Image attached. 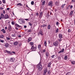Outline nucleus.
<instances>
[{
	"instance_id": "f257e3e1",
	"label": "nucleus",
	"mask_w": 75,
	"mask_h": 75,
	"mask_svg": "<svg viewBox=\"0 0 75 75\" xmlns=\"http://www.w3.org/2000/svg\"><path fill=\"white\" fill-rule=\"evenodd\" d=\"M31 50H32L33 51H35L37 50V46H36V45H34L32 46Z\"/></svg>"
},
{
	"instance_id": "f03ea898",
	"label": "nucleus",
	"mask_w": 75,
	"mask_h": 75,
	"mask_svg": "<svg viewBox=\"0 0 75 75\" xmlns=\"http://www.w3.org/2000/svg\"><path fill=\"white\" fill-rule=\"evenodd\" d=\"M48 6H50V7H53L54 5H53V3L52 1H50L49 3H48Z\"/></svg>"
},
{
	"instance_id": "7ed1b4c3",
	"label": "nucleus",
	"mask_w": 75,
	"mask_h": 75,
	"mask_svg": "<svg viewBox=\"0 0 75 75\" xmlns=\"http://www.w3.org/2000/svg\"><path fill=\"white\" fill-rule=\"evenodd\" d=\"M58 42L57 41L56 42H53V45L54 46H55V47H57V45H58Z\"/></svg>"
},
{
	"instance_id": "20e7f679",
	"label": "nucleus",
	"mask_w": 75,
	"mask_h": 75,
	"mask_svg": "<svg viewBox=\"0 0 75 75\" xmlns=\"http://www.w3.org/2000/svg\"><path fill=\"white\" fill-rule=\"evenodd\" d=\"M18 22L20 24H22L23 23H24L25 22L24 21H23V20L21 19H19L18 20Z\"/></svg>"
},
{
	"instance_id": "39448f33",
	"label": "nucleus",
	"mask_w": 75,
	"mask_h": 75,
	"mask_svg": "<svg viewBox=\"0 0 75 75\" xmlns=\"http://www.w3.org/2000/svg\"><path fill=\"white\" fill-rule=\"evenodd\" d=\"M38 69H39V71H41L42 69V65L41 64H40L39 65Z\"/></svg>"
},
{
	"instance_id": "423d86ee",
	"label": "nucleus",
	"mask_w": 75,
	"mask_h": 75,
	"mask_svg": "<svg viewBox=\"0 0 75 75\" xmlns=\"http://www.w3.org/2000/svg\"><path fill=\"white\" fill-rule=\"evenodd\" d=\"M5 19H7V18H9V16H8V15H7V14H6L5 15L4 18Z\"/></svg>"
},
{
	"instance_id": "0eeeda50",
	"label": "nucleus",
	"mask_w": 75,
	"mask_h": 75,
	"mask_svg": "<svg viewBox=\"0 0 75 75\" xmlns=\"http://www.w3.org/2000/svg\"><path fill=\"white\" fill-rule=\"evenodd\" d=\"M41 45H40V44L38 45V48L39 50V51H40L41 50Z\"/></svg>"
},
{
	"instance_id": "6e6552de",
	"label": "nucleus",
	"mask_w": 75,
	"mask_h": 75,
	"mask_svg": "<svg viewBox=\"0 0 75 75\" xmlns=\"http://www.w3.org/2000/svg\"><path fill=\"white\" fill-rule=\"evenodd\" d=\"M47 72V69H45L43 73V74H44V75H45V74Z\"/></svg>"
},
{
	"instance_id": "1a4fd4ad",
	"label": "nucleus",
	"mask_w": 75,
	"mask_h": 75,
	"mask_svg": "<svg viewBox=\"0 0 75 75\" xmlns=\"http://www.w3.org/2000/svg\"><path fill=\"white\" fill-rule=\"evenodd\" d=\"M10 60L11 62H14V61H15V59H14L13 58H11Z\"/></svg>"
},
{
	"instance_id": "9d476101",
	"label": "nucleus",
	"mask_w": 75,
	"mask_h": 75,
	"mask_svg": "<svg viewBox=\"0 0 75 75\" xmlns=\"http://www.w3.org/2000/svg\"><path fill=\"white\" fill-rule=\"evenodd\" d=\"M59 38H62V35L61 34H59Z\"/></svg>"
},
{
	"instance_id": "9b49d317",
	"label": "nucleus",
	"mask_w": 75,
	"mask_h": 75,
	"mask_svg": "<svg viewBox=\"0 0 75 75\" xmlns=\"http://www.w3.org/2000/svg\"><path fill=\"white\" fill-rule=\"evenodd\" d=\"M18 42L17 41H16L13 43V45H18Z\"/></svg>"
},
{
	"instance_id": "f8f14e48",
	"label": "nucleus",
	"mask_w": 75,
	"mask_h": 75,
	"mask_svg": "<svg viewBox=\"0 0 75 75\" xmlns=\"http://www.w3.org/2000/svg\"><path fill=\"white\" fill-rule=\"evenodd\" d=\"M42 12H41L39 14V17L40 18H42Z\"/></svg>"
},
{
	"instance_id": "ddd939ff",
	"label": "nucleus",
	"mask_w": 75,
	"mask_h": 75,
	"mask_svg": "<svg viewBox=\"0 0 75 75\" xmlns=\"http://www.w3.org/2000/svg\"><path fill=\"white\" fill-rule=\"evenodd\" d=\"M64 51V49L63 48L59 52V54L61 53V52H63Z\"/></svg>"
},
{
	"instance_id": "4468645a",
	"label": "nucleus",
	"mask_w": 75,
	"mask_h": 75,
	"mask_svg": "<svg viewBox=\"0 0 75 75\" xmlns=\"http://www.w3.org/2000/svg\"><path fill=\"white\" fill-rule=\"evenodd\" d=\"M5 52H7V53H8V54H11V53L10 52V51H8L7 50H5Z\"/></svg>"
},
{
	"instance_id": "2eb2a0df",
	"label": "nucleus",
	"mask_w": 75,
	"mask_h": 75,
	"mask_svg": "<svg viewBox=\"0 0 75 75\" xmlns=\"http://www.w3.org/2000/svg\"><path fill=\"white\" fill-rule=\"evenodd\" d=\"M1 31L2 32H3V33L4 34L5 33H6V31H5V30L4 29H3L2 30H1Z\"/></svg>"
},
{
	"instance_id": "dca6fc26",
	"label": "nucleus",
	"mask_w": 75,
	"mask_h": 75,
	"mask_svg": "<svg viewBox=\"0 0 75 75\" xmlns=\"http://www.w3.org/2000/svg\"><path fill=\"white\" fill-rule=\"evenodd\" d=\"M5 46L6 47H8V46H9V44L8 43H6L5 44Z\"/></svg>"
},
{
	"instance_id": "f3484780",
	"label": "nucleus",
	"mask_w": 75,
	"mask_h": 75,
	"mask_svg": "<svg viewBox=\"0 0 75 75\" xmlns=\"http://www.w3.org/2000/svg\"><path fill=\"white\" fill-rule=\"evenodd\" d=\"M47 28L48 29H49V30H50V28H51V25H48Z\"/></svg>"
},
{
	"instance_id": "a211bd4d",
	"label": "nucleus",
	"mask_w": 75,
	"mask_h": 75,
	"mask_svg": "<svg viewBox=\"0 0 75 75\" xmlns=\"http://www.w3.org/2000/svg\"><path fill=\"white\" fill-rule=\"evenodd\" d=\"M40 33L41 35H43V33H42V31H41V30H40L39 32Z\"/></svg>"
},
{
	"instance_id": "6ab92c4d",
	"label": "nucleus",
	"mask_w": 75,
	"mask_h": 75,
	"mask_svg": "<svg viewBox=\"0 0 75 75\" xmlns=\"http://www.w3.org/2000/svg\"><path fill=\"white\" fill-rule=\"evenodd\" d=\"M44 44L45 46H47V41L46 40L45 41Z\"/></svg>"
},
{
	"instance_id": "aec40b11",
	"label": "nucleus",
	"mask_w": 75,
	"mask_h": 75,
	"mask_svg": "<svg viewBox=\"0 0 75 75\" xmlns=\"http://www.w3.org/2000/svg\"><path fill=\"white\" fill-rule=\"evenodd\" d=\"M66 5L65 4H62V8H64V7H65V6Z\"/></svg>"
},
{
	"instance_id": "412c9836",
	"label": "nucleus",
	"mask_w": 75,
	"mask_h": 75,
	"mask_svg": "<svg viewBox=\"0 0 75 75\" xmlns=\"http://www.w3.org/2000/svg\"><path fill=\"white\" fill-rule=\"evenodd\" d=\"M1 16L2 18H4L5 16H4V15H3V14H1Z\"/></svg>"
},
{
	"instance_id": "4be33fe9",
	"label": "nucleus",
	"mask_w": 75,
	"mask_h": 75,
	"mask_svg": "<svg viewBox=\"0 0 75 75\" xmlns=\"http://www.w3.org/2000/svg\"><path fill=\"white\" fill-rule=\"evenodd\" d=\"M49 53L48 52H47L46 53V55L47 57H49Z\"/></svg>"
},
{
	"instance_id": "5701e85b",
	"label": "nucleus",
	"mask_w": 75,
	"mask_h": 75,
	"mask_svg": "<svg viewBox=\"0 0 75 75\" xmlns=\"http://www.w3.org/2000/svg\"><path fill=\"white\" fill-rule=\"evenodd\" d=\"M48 68H51V63H49L48 65Z\"/></svg>"
},
{
	"instance_id": "b1692460",
	"label": "nucleus",
	"mask_w": 75,
	"mask_h": 75,
	"mask_svg": "<svg viewBox=\"0 0 75 75\" xmlns=\"http://www.w3.org/2000/svg\"><path fill=\"white\" fill-rule=\"evenodd\" d=\"M32 40V39L31 38H30L28 39V42H30V41Z\"/></svg>"
},
{
	"instance_id": "393cba45",
	"label": "nucleus",
	"mask_w": 75,
	"mask_h": 75,
	"mask_svg": "<svg viewBox=\"0 0 75 75\" xmlns=\"http://www.w3.org/2000/svg\"><path fill=\"white\" fill-rule=\"evenodd\" d=\"M34 43L33 42H31L30 43V44L31 45H32V46H33V45L34 44Z\"/></svg>"
},
{
	"instance_id": "a878e982",
	"label": "nucleus",
	"mask_w": 75,
	"mask_h": 75,
	"mask_svg": "<svg viewBox=\"0 0 75 75\" xmlns=\"http://www.w3.org/2000/svg\"><path fill=\"white\" fill-rule=\"evenodd\" d=\"M42 5H43V6H44V4H45V1H43V2H42Z\"/></svg>"
},
{
	"instance_id": "bb28decb",
	"label": "nucleus",
	"mask_w": 75,
	"mask_h": 75,
	"mask_svg": "<svg viewBox=\"0 0 75 75\" xmlns=\"http://www.w3.org/2000/svg\"><path fill=\"white\" fill-rule=\"evenodd\" d=\"M64 59H68V56H66L64 57Z\"/></svg>"
},
{
	"instance_id": "cd10ccee",
	"label": "nucleus",
	"mask_w": 75,
	"mask_h": 75,
	"mask_svg": "<svg viewBox=\"0 0 75 75\" xmlns=\"http://www.w3.org/2000/svg\"><path fill=\"white\" fill-rule=\"evenodd\" d=\"M58 31H59V29H58V28H57L55 32L56 33H58Z\"/></svg>"
},
{
	"instance_id": "c85d7f7f",
	"label": "nucleus",
	"mask_w": 75,
	"mask_h": 75,
	"mask_svg": "<svg viewBox=\"0 0 75 75\" xmlns=\"http://www.w3.org/2000/svg\"><path fill=\"white\" fill-rule=\"evenodd\" d=\"M58 40L59 41H61L62 40V38H59L58 39Z\"/></svg>"
},
{
	"instance_id": "c756f323",
	"label": "nucleus",
	"mask_w": 75,
	"mask_h": 75,
	"mask_svg": "<svg viewBox=\"0 0 75 75\" xmlns=\"http://www.w3.org/2000/svg\"><path fill=\"white\" fill-rule=\"evenodd\" d=\"M3 37H4V35H0V38H3Z\"/></svg>"
},
{
	"instance_id": "7c9ffc66",
	"label": "nucleus",
	"mask_w": 75,
	"mask_h": 75,
	"mask_svg": "<svg viewBox=\"0 0 75 75\" xmlns=\"http://www.w3.org/2000/svg\"><path fill=\"white\" fill-rule=\"evenodd\" d=\"M47 74H51V71L50 70H48L47 71Z\"/></svg>"
},
{
	"instance_id": "2f4dec72",
	"label": "nucleus",
	"mask_w": 75,
	"mask_h": 75,
	"mask_svg": "<svg viewBox=\"0 0 75 75\" xmlns=\"http://www.w3.org/2000/svg\"><path fill=\"white\" fill-rule=\"evenodd\" d=\"M71 63L72 64H73V65H74L75 63V61H72L71 62Z\"/></svg>"
},
{
	"instance_id": "473e14b6",
	"label": "nucleus",
	"mask_w": 75,
	"mask_h": 75,
	"mask_svg": "<svg viewBox=\"0 0 75 75\" xmlns=\"http://www.w3.org/2000/svg\"><path fill=\"white\" fill-rule=\"evenodd\" d=\"M17 6H21L22 4L21 3H18L17 4Z\"/></svg>"
},
{
	"instance_id": "72a5a7b5",
	"label": "nucleus",
	"mask_w": 75,
	"mask_h": 75,
	"mask_svg": "<svg viewBox=\"0 0 75 75\" xmlns=\"http://www.w3.org/2000/svg\"><path fill=\"white\" fill-rule=\"evenodd\" d=\"M28 24L29 25H30V26H32V24L31 23H28Z\"/></svg>"
},
{
	"instance_id": "f704fd0d",
	"label": "nucleus",
	"mask_w": 75,
	"mask_h": 75,
	"mask_svg": "<svg viewBox=\"0 0 75 75\" xmlns=\"http://www.w3.org/2000/svg\"><path fill=\"white\" fill-rule=\"evenodd\" d=\"M73 13V11H72L70 13V14L71 15H71H72Z\"/></svg>"
},
{
	"instance_id": "c9c22d12",
	"label": "nucleus",
	"mask_w": 75,
	"mask_h": 75,
	"mask_svg": "<svg viewBox=\"0 0 75 75\" xmlns=\"http://www.w3.org/2000/svg\"><path fill=\"white\" fill-rule=\"evenodd\" d=\"M0 42H4V40H3L0 39Z\"/></svg>"
},
{
	"instance_id": "e433bc0d",
	"label": "nucleus",
	"mask_w": 75,
	"mask_h": 75,
	"mask_svg": "<svg viewBox=\"0 0 75 75\" xmlns=\"http://www.w3.org/2000/svg\"><path fill=\"white\" fill-rule=\"evenodd\" d=\"M6 39L7 40H10V38L8 37H6Z\"/></svg>"
},
{
	"instance_id": "4c0bfd02",
	"label": "nucleus",
	"mask_w": 75,
	"mask_h": 75,
	"mask_svg": "<svg viewBox=\"0 0 75 75\" xmlns=\"http://www.w3.org/2000/svg\"><path fill=\"white\" fill-rule=\"evenodd\" d=\"M46 51V49H44L42 50V52H45Z\"/></svg>"
},
{
	"instance_id": "58836bf2",
	"label": "nucleus",
	"mask_w": 75,
	"mask_h": 75,
	"mask_svg": "<svg viewBox=\"0 0 75 75\" xmlns=\"http://www.w3.org/2000/svg\"><path fill=\"white\" fill-rule=\"evenodd\" d=\"M16 26H17V27H20V26L18 24H16Z\"/></svg>"
},
{
	"instance_id": "ea45409f",
	"label": "nucleus",
	"mask_w": 75,
	"mask_h": 75,
	"mask_svg": "<svg viewBox=\"0 0 75 75\" xmlns=\"http://www.w3.org/2000/svg\"><path fill=\"white\" fill-rule=\"evenodd\" d=\"M51 57L52 58H54L55 57V55L54 54Z\"/></svg>"
},
{
	"instance_id": "a19ab883",
	"label": "nucleus",
	"mask_w": 75,
	"mask_h": 75,
	"mask_svg": "<svg viewBox=\"0 0 75 75\" xmlns=\"http://www.w3.org/2000/svg\"><path fill=\"white\" fill-rule=\"evenodd\" d=\"M71 74V73H70V72H68L67 73L66 75H70L69 74Z\"/></svg>"
},
{
	"instance_id": "79ce46f5",
	"label": "nucleus",
	"mask_w": 75,
	"mask_h": 75,
	"mask_svg": "<svg viewBox=\"0 0 75 75\" xmlns=\"http://www.w3.org/2000/svg\"><path fill=\"white\" fill-rule=\"evenodd\" d=\"M73 7V6H72V5H71L70 6V9H72Z\"/></svg>"
},
{
	"instance_id": "37998d69",
	"label": "nucleus",
	"mask_w": 75,
	"mask_h": 75,
	"mask_svg": "<svg viewBox=\"0 0 75 75\" xmlns=\"http://www.w3.org/2000/svg\"><path fill=\"white\" fill-rule=\"evenodd\" d=\"M34 1H32L31 2V4H32V5H33V4H34Z\"/></svg>"
},
{
	"instance_id": "c03bdc74",
	"label": "nucleus",
	"mask_w": 75,
	"mask_h": 75,
	"mask_svg": "<svg viewBox=\"0 0 75 75\" xmlns=\"http://www.w3.org/2000/svg\"><path fill=\"white\" fill-rule=\"evenodd\" d=\"M42 27H46L47 26V25H42Z\"/></svg>"
},
{
	"instance_id": "a18cd8bd",
	"label": "nucleus",
	"mask_w": 75,
	"mask_h": 75,
	"mask_svg": "<svg viewBox=\"0 0 75 75\" xmlns=\"http://www.w3.org/2000/svg\"><path fill=\"white\" fill-rule=\"evenodd\" d=\"M12 36L13 37H16V35H15V34H14V35L12 34Z\"/></svg>"
},
{
	"instance_id": "49530a36",
	"label": "nucleus",
	"mask_w": 75,
	"mask_h": 75,
	"mask_svg": "<svg viewBox=\"0 0 75 75\" xmlns=\"http://www.w3.org/2000/svg\"><path fill=\"white\" fill-rule=\"evenodd\" d=\"M71 29H69L68 32H69V33H71Z\"/></svg>"
},
{
	"instance_id": "de8ad7c7",
	"label": "nucleus",
	"mask_w": 75,
	"mask_h": 75,
	"mask_svg": "<svg viewBox=\"0 0 75 75\" xmlns=\"http://www.w3.org/2000/svg\"><path fill=\"white\" fill-rule=\"evenodd\" d=\"M3 2L4 3H6V0H2Z\"/></svg>"
},
{
	"instance_id": "09e8293b",
	"label": "nucleus",
	"mask_w": 75,
	"mask_h": 75,
	"mask_svg": "<svg viewBox=\"0 0 75 75\" xmlns=\"http://www.w3.org/2000/svg\"><path fill=\"white\" fill-rule=\"evenodd\" d=\"M25 20L27 21H28V20H29V19H25Z\"/></svg>"
},
{
	"instance_id": "8fccbe9b",
	"label": "nucleus",
	"mask_w": 75,
	"mask_h": 75,
	"mask_svg": "<svg viewBox=\"0 0 75 75\" xmlns=\"http://www.w3.org/2000/svg\"><path fill=\"white\" fill-rule=\"evenodd\" d=\"M3 13L4 14H5V13H6V12H5V11L4 10H3Z\"/></svg>"
},
{
	"instance_id": "3c124183",
	"label": "nucleus",
	"mask_w": 75,
	"mask_h": 75,
	"mask_svg": "<svg viewBox=\"0 0 75 75\" xmlns=\"http://www.w3.org/2000/svg\"><path fill=\"white\" fill-rule=\"evenodd\" d=\"M38 15H39V14H38V13H36V16H38Z\"/></svg>"
},
{
	"instance_id": "603ef678",
	"label": "nucleus",
	"mask_w": 75,
	"mask_h": 75,
	"mask_svg": "<svg viewBox=\"0 0 75 75\" xmlns=\"http://www.w3.org/2000/svg\"><path fill=\"white\" fill-rule=\"evenodd\" d=\"M11 23L12 25H13V24H14V22H12Z\"/></svg>"
},
{
	"instance_id": "864d4df0",
	"label": "nucleus",
	"mask_w": 75,
	"mask_h": 75,
	"mask_svg": "<svg viewBox=\"0 0 75 75\" xmlns=\"http://www.w3.org/2000/svg\"><path fill=\"white\" fill-rule=\"evenodd\" d=\"M56 24L57 25H58L59 24V23H58V22H56Z\"/></svg>"
},
{
	"instance_id": "5fc2aeb1",
	"label": "nucleus",
	"mask_w": 75,
	"mask_h": 75,
	"mask_svg": "<svg viewBox=\"0 0 75 75\" xmlns=\"http://www.w3.org/2000/svg\"><path fill=\"white\" fill-rule=\"evenodd\" d=\"M71 1H72V2H75V0H72Z\"/></svg>"
},
{
	"instance_id": "6e6d98bb",
	"label": "nucleus",
	"mask_w": 75,
	"mask_h": 75,
	"mask_svg": "<svg viewBox=\"0 0 75 75\" xmlns=\"http://www.w3.org/2000/svg\"><path fill=\"white\" fill-rule=\"evenodd\" d=\"M30 32H31V30H28V33H29Z\"/></svg>"
},
{
	"instance_id": "4d7b16f0",
	"label": "nucleus",
	"mask_w": 75,
	"mask_h": 75,
	"mask_svg": "<svg viewBox=\"0 0 75 75\" xmlns=\"http://www.w3.org/2000/svg\"><path fill=\"white\" fill-rule=\"evenodd\" d=\"M7 10H10V8H7Z\"/></svg>"
},
{
	"instance_id": "13d9d810",
	"label": "nucleus",
	"mask_w": 75,
	"mask_h": 75,
	"mask_svg": "<svg viewBox=\"0 0 75 75\" xmlns=\"http://www.w3.org/2000/svg\"><path fill=\"white\" fill-rule=\"evenodd\" d=\"M24 28H27V26L24 25Z\"/></svg>"
},
{
	"instance_id": "bf43d9fd",
	"label": "nucleus",
	"mask_w": 75,
	"mask_h": 75,
	"mask_svg": "<svg viewBox=\"0 0 75 75\" xmlns=\"http://www.w3.org/2000/svg\"><path fill=\"white\" fill-rule=\"evenodd\" d=\"M1 3H2V2L1 1H0V4H1Z\"/></svg>"
},
{
	"instance_id": "052dcab7",
	"label": "nucleus",
	"mask_w": 75,
	"mask_h": 75,
	"mask_svg": "<svg viewBox=\"0 0 75 75\" xmlns=\"http://www.w3.org/2000/svg\"><path fill=\"white\" fill-rule=\"evenodd\" d=\"M7 27H5V30H7Z\"/></svg>"
},
{
	"instance_id": "680f3d73",
	"label": "nucleus",
	"mask_w": 75,
	"mask_h": 75,
	"mask_svg": "<svg viewBox=\"0 0 75 75\" xmlns=\"http://www.w3.org/2000/svg\"><path fill=\"white\" fill-rule=\"evenodd\" d=\"M21 37V36L20 35H19L18 36V37Z\"/></svg>"
},
{
	"instance_id": "e2e57ef3",
	"label": "nucleus",
	"mask_w": 75,
	"mask_h": 75,
	"mask_svg": "<svg viewBox=\"0 0 75 75\" xmlns=\"http://www.w3.org/2000/svg\"><path fill=\"white\" fill-rule=\"evenodd\" d=\"M1 10H3V8H1Z\"/></svg>"
},
{
	"instance_id": "0e129e2a",
	"label": "nucleus",
	"mask_w": 75,
	"mask_h": 75,
	"mask_svg": "<svg viewBox=\"0 0 75 75\" xmlns=\"http://www.w3.org/2000/svg\"><path fill=\"white\" fill-rule=\"evenodd\" d=\"M2 18L0 16V20H1V19Z\"/></svg>"
},
{
	"instance_id": "69168bd1",
	"label": "nucleus",
	"mask_w": 75,
	"mask_h": 75,
	"mask_svg": "<svg viewBox=\"0 0 75 75\" xmlns=\"http://www.w3.org/2000/svg\"><path fill=\"white\" fill-rule=\"evenodd\" d=\"M57 3H58L57 2H56L55 3V4L56 5H57Z\"/></svg>"
},
{
	"instance_id": "338daca9",
	"label": "nucleus",
	"mask_w": 75,
	"mask_h": 75,
	"mask_svg": "<svg viewBox=\"0 0 75 75\" xmlns=\"http://www.w3.org/2000/svg\"><path fill=\"white\" fill-rule=\"evenodd\" d=\"M16 30H18V28H16Z\"/></svg>"
},
{
	"instance_id": "774afa93",
	"label": "nucleus",
	"mask_w": 75,
	"mask_h": 75,
	"mask_svg": "<svg viewBox=\"0 0 75 75\" xmlns=\"http://www.w3.org/2000/svg\"><path fill=\"white\" fill-rule=\"evenodd\" d=\"M43 1H44V0H41V2H43Z\"/></svg>"
}]
</instances>
